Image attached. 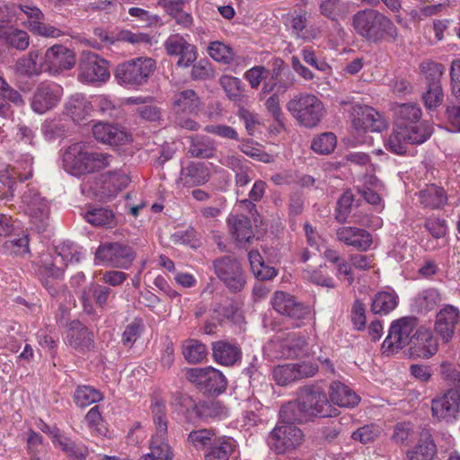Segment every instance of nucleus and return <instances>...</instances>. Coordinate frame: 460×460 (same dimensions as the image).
<instances>
[{
  "label": "nucleus",
  "instance_id": "f257e3e1",
  "mask_svg": "<svg viewBox=\"0 0 460 460\" xmlns=\"http://www.w3.org/2000/svg\"><path fill=\"white\" fill-rule=\"evenodd\" d=\"M331 411V404L319 387L305 386L300 389L296 401L282 406L279 414L284 421L303 422L311 417H328Z\"/></svg>",
  "mask_w": 460,
  "mask_h": 460
},
{
  "label": "nucleus",
  "instance_id": "f03ea898",
  "mask_svg": "<svg viewBox=\"0 0 460 460\" xmlns=\"http://www.w3.org/2000/svg\"><path fill=\"white\" fill-rule=\"evenodd\" d=\"M114 157L105 152L93 151L85 142L68 146L62 155L64 170L69 174L81 177L110 167Z\"/></svg>",
  "mask_w": 460,
  "mask_h": 460
},
{
  "label": "nucleus",
  "instance_id": "7ed1b4c3",
  "mask_svg": "<svg viewBox=\"0 0 460 460\" xmlns=\"http://www.w3.org/2000/svg\"><path fill=\"white\" fill-rule=\"evenodd\" d=\"M355 31L366 40L377 43L385 40H395L397 29L394 22L377 10L368 8L353 15Z\"/></svg>",
  "mask_w": 460,
  "mask_h": 460
},
{
  "label": "nucleus",
  "instance_id": "20e7f679",
  "mask_svg": "<svg viewBox=\"0 0 460 460\" xmlns=\"http://www.w3.org/2000/svg\"><path fill=\"white\" fill-rule=\"evenodd\" d=\"M287 110L299 124L306 128L317 126L325 114L323 102L311 93L295 95L288 102Z\"/></svg>",
  "mask_w": 460,
  "mask_h": 460
},
{
  "label": "nucleus",
  "instance_id": "39448f33",
  "mask_svg": "<svg viewBox=\"0 0 460 460\" xmlns=\"http://www.w3.org/2000/svg\"><path fill=\"white\" fill-rule=\"evenodd\" d=\"M155 68V61L147 57L131 58L117 66L115 76L119 84L138 87L146 84Z\"/></svg>",
  "mask_w": 460,
  "mask_h": 460
},
{
  "label": "nucleus",
  "instance_id": "423d86ee",
  "mask_svg": "<svg viewBox=\"0 0 460 460\" xmlns=\"http://www.w3.org/2000/svg\"><path fill=\"white\" fill-rule=\"evenodd\" d=\"M84 256L83 249L74 243L62 242L55 246L54 255L42 260L40 273L44 277L58 279L69 263L79 262Z\"/></svg>",
  "mask_w": 460,
  "mask_h": 460
},
{
  "label": "nucleus",
  "instance_id": "0eeeda50",
  "mask_svg": "<svg viewBox=\"0 0 460 460\" xmlns=\"http://www.w3.org/2000/svg\"><path fill=\"white\" fill-rule=\"evenodd\" d=\"M22 208L30 224L38 233L44 232L49 224V205L37 189L27 186L22 195Z\"/></svg>",
  "mask_w": 460,
  "mask_h": 460
},
{
  "label": "nucleus",
  "instance_id": "6e6552de",
  "mask_svg": "<svg viewBox=\"0 0 460 460\" xmlns=\"http://www.w3.org/2000/svg\"><path fill=\"white\" fill-rule=\"evenodd\" d=\"M285 422L277 425L268 436V446L276 455L290 454L299 448L305 440V435L298 427Z\"/></svg>",
  "mask_w": 460,
  "mask_h": 460
},
{
  "label": "nucleus",
  "instance_id": "1a4fd4ad",
  "mask_svg": "<svg viewBox=\"0 0 460 460\" xmlns=\"http://www.w3.org/2000/svg\"><path fill=\"white\" fill-rule=\"evenodd\" d=\"M213 269L217 278L232 292L241 291L246 278L241 263L234 257L225 255L213 261Z\"/></svg>",
  "mask_w": 460,
  "mask_h": 460
},
{
  "label": "nucleus",
  "instance_id": "9d476101",
  "mask_svg": "<svg viewBox=\"0 0 460 460\" xmlns=\"http://www.w3.org/2000/svg\"><path fill=\"white\" fill-rule=\"evenodd\" d=\"M430 136L431 129L425 125L415 129L395 126L385 141V147L394 154L402 155L406 152L409 144H422Z\"/></svg>",
  "mask_w": 460,
  "mask_h": 460
},
{
  "label": "nucleus",
  "instance_id": "9b49d317",
  "mask_svg": "<svg viewBox=\"0 0 460 460\" xmlns=\"http://www.w3.org/2000/svg\"><path fill=\"white\" fill-rule=\"evenodd\" d=\"M64 95L63 87L52 81L40 83L30 101L31 109L37 114H44L56 108Z\"/></svg>",
  "mask_w": 460,
  "mask_h": 460
},
{
  "label": "nucleus",
  "instance_id": "f8f14e48",
  "mask_svg": "<svg viewBox=\"0 0 460 460\" xmlns=\"http://www.w3.org/2000/svg\"><path fill=\"white\" fill-rule=\"evenodd\" d=\"M416 326L417 319L415 317H402L394 321L389 328L388 335L383 342V349L394 352L407 345L411 346Z\"/></svg>",
  "mask_w": 460,
  "mask_h": 460
},
{
  "label": "nucleus",
  "instance_id": "ddd939ff",
  "mask_svg": "<svg viewBox=\"0 0 460 460\" xmlns=\"http://www.w3.org/2000/svg\"><path fill=\"white\" fill-rule=\"evenodd\" d=\"M76 63L74 51L64 45L55 44L46 49L43 58L44 72L52 76L72 69Z\"/></svg>",
  "mask_w": 460,
  "mask_h": 460
},
{
  "label": "nucleus",
  "instance_id": "4468645a",
  "mask_svg": "<svg viewBox=\"0 0 460 460\" xmlns=\"http://www.w3.org/2000/svg\"><path fill=\"white\" fill-rule=\"evenodd\" d=\"M134 258L135 253L132 248L119 243L102 244L95 252L96 263L115 268L128 269Z\"/></svg>",
  "mask_w": 460,
  "mask_h": 460
},
{
  "label": "nucleus",
  "instance_id": "2eb2a0df",
  "mask_svg": "<svg viewBox=\"0 0 460 460\" xmlns=\"http://www.w3.org/2000/svg\"><path fill=\"white\" fill-rule=\"evenodd\" d=\"M109 77L108 64L104 59L95 53H83L79 64V81L83 83H102Z\"/></svg>",
  "mask_w": 460,
  "mask_h": 460
},
{
  "label": "nucleus",
  "instance_id": "dca6fc26",
  "mask_svg": "<svg viewBox=\"0 0 460 460\" xmlns=\"http://www.w3.org/2000/svg\"><path fill=\"white\" fill-rule=\"evenodd\" d=\"M21 11L26 15L24 26L33 34L45 38H59L66 32L61 28L44 22V13L36 6L21 5Z\"/></svg>",
  "mask_w": 460,
  "mask_h": 460
},
{
  "label": "nucleus",
  "instance_id": "f3484780",
  "mask_svg": "<svg viewBox=\"0 0 460 460\" xmlns=\"http://www.w3.org/2000/svg\"><path fill=\"white\" fill-rule=\"evenodd\" d=\"M164 46L167 55L179 58L177 66L180 67L190 66L198 58L197 47L190 43L181 34L169 36L165 40Z\"/></svg>",
  "mask_w": 460,
  "mask_h": 460
},
{
  "label": "nucleus",
  "instance_id": "a211bd4d",
  "mask_svg": "<svg viewBox=\"0 0 460 460\" xmlns=\"http://www.w3.org/2000/svg\"><path fill=\"white\" fill-rule=\"evenodd\" d=\"M460 410V394L456 390H448L443 395L431 401V412L438 420L451 422L456 420Z\"/></svg>",
  "mask_w": 460,
  "mask_h": 460
},
{
  "label": "nucleus",
  "instance_id": "6ab92c4d",
  "mask_svg": "<svg viewBox=\"0 0 460 460\" xmlns=\"http://www.w3.org/2000/svg\"><path fill=\"white\" fill-rule=\"evenodd\" d=\"M273 309L279 314L286 315L292 320L305 319L310 310L304 304L297 302L293 296L283 291H276L271 298Z\"/></svg>",
  "mask_w": 460,
  "mask_h": 460
},
{
  "label": "nucleus",
  "instance_id": "aec40b11",
  "mask_svg": "<svg viewBox=\"0 0 460 460\" xmlns=\"http://www.w3.org/2000/svg\"><path fill=\"white\" fill-rule=\"evenodd\" d=\"M352 123L358 131L379 132L385 128L386 123L382 116L369 106H353Z\"/></svg>",
  "mask_w": 460,
  "mask_h": 460
},
{
  "label": "nucleus",
  "instance_id": "412c9836",
  "mask_svg": "<svg viewBox=\"0 0 460 460\" xmlns=\"http://www.w3.org/2000/svg\"><path fill=\"white\" fill-rule=\"evenodd\" d=\"M438 342L431 330L421 326L412 335L410 353L412 357L429 358L438 351Z\"/></svg>",
  "mask_w": 460,
  "mask_h": 460
},
{
  "label": "nucleus",
  "instance_id": "4be33fe9",
  "mask_svg": "<svg viewBox=\"0 0 460 460\" xmlns=\"http://www.w3.org/2000/svg\"><path fill=\"white\" fill-rule=\"evenodd\" d=\"M460 317V311L452 305H444L436 314L434 329L444 342H449Z\"/></svg>",
  "mask_w": 460,
  "mask_h": 460
},
{
  "label": "nucleus",
  "instance_id": "5701e85b",
  "mask_svg": "<svg viewBox=\"0 0 460 460\" xmlns=\"http://www.w3.org/2000/svg\"><path fill=\"white\" fill-rule=\"evenodd\" d=\"M337 240L347 246H352L358 251L366 252L373 243L372 234L359 227L341 226L336 230Z\"/></svg>",
  "mask_w": 460,
  "mask_h": 460
},
{
  "label": "nucleus",
  "instance_id": "b1692460",
  "mask_svg": "<svg viewBox=\"0 0 460 460\" xmlns=\"http://www.w3.org/2000/svg\"><path fill=\"white\" fill-rule=\"evenodd\" d=\"M93 134L99 142L111 146L122 145L130 140V136L124 128L110 123L98 122L94 124Z\"/></svg>",
  "mask_w": 460,
  "mask_h": 460
},
{
  "label": "nucleus",
  "instance_id": "393cba45",
  "mask_svg": "<svg viewBox=\"0 0 460 460\" xmlns=\"http://www.w3.org/2000/svg\"><path fill=\"white\" fill-rule=\"evenodd\" d=\"M444 296L442 292L437 288H427L416 294L412 298L411 310L419 314H427L438 307Z\"/></svg>",
  "mask_w": 460,
  "mask_h": 460
},
{
  "label": "nucleus",
  "instance_id": "a878e982",
  "mask_svg": "<svg viewBox=\"0 0 460 460\" xmlns=\"http://www.w3.org/2000/svg\"><path fill=\"white\" fill-rule=\"evenodd\" d=\"M209 180V170L204 163L190 162L182 167L177 183L183 187H192L206 183Z\"/></svg>",
  "mask_w": 460,
  "mask_h": 460
},
{
  "label": "nucleus",
  "instance_id": "bb28decb",
  "mask_svg": "<svg viewBox=\"0 0 460 460\" xmlns=\"http://www.w3.org/2000/svg\"><path fill=\"white\" fill-rule=\"evenodd\" d=\"M93 110L92 102L83 94L75 93L68 98L64 111L75 123L85 121Z\"/></svg>",
  "mask_w": 460,
  "mask_h": 460
},
{
  "label": "nucleus",
  "instance_id": "cd10ccee",
  "mask_svg": "<svg viewBox=\"0 0 460 460\" xmlns=\"http://www.w3.org/2000/svg\"><path fill=\"white\" fill-rule=\"evenodd\" d=\"M395 114L397 116L396 126L408 128H419L422 126H428L432 130V126L427 121H420L422 111L416 103H402L396 107Z\"/></svg>",
  "mask_w": 460,
  "mask_h": 460
},
{
  "label": "nucleus",
  "instance_id": "c85d7f7f",
  "mask_svg": "<svg viewBox=\"0 0 460 460\" xmlns=\"http://www.w3.org/2000/svg\"><path fill=\"white\" fill-rule=\"evenodd\" d=\"M200 106V98L192 89L178 91L172 97V108L177 114H197Z\"/></svg>",
  "mask_w": 460,
  "mask_h": 460
},
{
  "label": "nucleus",
  "instance_id": "c756f323",
  "mask_svg": "<svg viewBox=\"0 0 460 460\" xmlns=\"http://www.w3.org/2000/svg\"><path fill=\"white\" fill-rule=\"evenodd\" d=\"M214 360L222 366H234L241 361L242 349L227 341H217L212 344Z\"/></svg>",
  "mask_w": 460,
  "mask_h": 460
},
{
  "label": "nucleus",
  "instance_id": "7c9ffc66",
  "mask_svg": "<svg viewBox=\"0 0 460 460\" xmlns=\"http://www.w3.org/2000/svg\"><path fill=\"white\" fill-rule=\"evenodd\" d=\"M130 182L129 176L121 171L109 172L102 187V190L98 193L101 200L106 201L114 198L118 192L127 188Z\"/></svg>",
  "mask_w": 460,
  "mask_h": 460
},
{
  "label": "nucleus",
  "instance_id": "2f4dec72",
  "mask_svg": "<svg viewBox=\"0 0 460 460\" xmlns=\"http://www.w3.org/2000/svg\"><path fill=\"white\" fill-rule=\"evenodd\" d=\"M291 34L304 41H311L317 39L321 34L318 26H308V14L306 12L296 13L292 16L289 22Z\"/></svg>",
  "mask_w": 460,
  "mask_h": 460
},
{
  "label": "nucleus",
  "instance_id": "473e14b6",
  "mask_svg": "<svg viewBox=\"0 0 460 460\" xmlns=\"http://www.w3.org/2000/svg\"><path fill=\"white\" fill-rule=\"evenodd\" d=\"M92 294L96 305L103 308L109 300L111 294V289L108 287L102 286L96 283H90L82 292L81 301L84 311L87 314L93 312V307L91 302L90 295Z\"/></svg>",
  "mask_w": 460,
  "mask_h": 460
},
{
  "label": "nucleus",
  "instance_id": "72a5a7b5",
  "mask_svg": "<svg viewBox=\"0 0 460 460\" xmlns=\"http://www.w3.org/2000/svg\"><path fill=\"white\" fill-rule=\"evenodd\" d=\"M330 400L340 407H354L358 404L360 398L349 386L341 382H332L330 385Z\"/></svg>",
  "mask_w": 460,
  "mask_h": 460
},
{
  "label": "nucleus",
  "instance_id": "f704fd0d",
  "mask_svg": "<svg viewBox=\"0 0 460 460\" xmlns=\"http://www.w3.org/2000/svg\"><path fill=\"white\" fill-rule=\"evenodd\" d=\"M227 225L231 235L240 243L250 242L253 237L250 219L243 215H230Z\"/></svg>",
  "mask_w": 460,
  "mask_h": 460
},
{
  "label": "nucleus",
  "instance_id": "c9c22d12",
  "mask_svg": "<svg viewBox=\"0 0 460 460\" xmlns=\"http://www.w3.org/2000/svg\"><path fill=\"white\" fill-rule=\"evenodd\" d=\"M67 341L76 350L89 349L93 343V333L82 323H74L67 332Z\"/></svg>",
  "mask_w": 460,
  "mask_h": 460
},
{
  "label": "nucleus",
  "instance_id": "e433bc0d",
  "mask_svg": "<svg viewBox=\"0 0 460 460\" xmlns=\"http://www.w3.org/2000/svg\"><path fill=\"white\" fill-rule=\"evenodd\" d=\"M320 13L331 21L344 20L351 12V4L342 0H323L319 4Z\"/></svg>",
  "mask_w": 460,
  "mask_h": 460
},
{
  "label": "nucleus",
  "instance_id": "4c0bfd02",
  "mask_svg": "<svg viewBox=\"0 0 460 460\" xmlns=\"http://www.w3.org/2000/svg\"><path fill=\"white\" fill-rule=\"evenodd\" d=\"M237 448L236 441L232 438H223L212 445L205 455V460H230Z\"/></svg>",
  "mask_w": 460,
  "mask_h": 460
},
{
  "label": "nucleus",
  "instance_id": "58836bf2",
  "mask_svg": "<svg viewBox=\"0 0 460 460\" xmlns=\"http://www.w3.org/2000/svg\"><path fill=\"white\" fill-rule=\"evenodd\" d=\"M420 202L429 208H440L447 202V195L445 190L437 185L426 186L419 192Z\"/></svg>",
  "mask_w": 460,
  "mask_h": 460
},
{
  "label": "nucleus",
  "instance_id": "ea45409f",
  "mask_svg": "<svg viewBox=\"0 0 460 460\" xmlns=\"http://www.w3.org/2000/svg\"><path fill=\"white\" fill-rule=\"evenodd\" d=\"M0 38L18 50H25L30 46V36L27 31L13 26H0Z\"/></svg>",
  "mask_w": 460,
  "mask_h": 460
},
{
  "label": "nucleus",
  "instance_id": "a19ab883",
  "mask_svg": "<svg viewBox=\"0 0 460 460\" xmlns=\"http://www.w3.org/2000/svg\"><path fill=\"white\" fill-rule=\"evenodd\" d=\"M39 57L38 50H31L27 55L20 58L15 64L16 72L27 76L40 75L44 71V66L43 62H38Z\"/></svg>",
  "mask_w": 460,
  "mask_h": 460
},
{
  "label": "nucleus",
  "instance_id": "79ce46f5",
  "mask_svg": "<svg viewBox=\"0 0 460 460\" xmlns=\"http://www.w3.org/2000/svg\"><path fill=\"white\" fill-rule=\"evenodd\" d=\"M273 343L279 348V356L284 358H294L298 356L306 344L304 337L296 336V334H291L285 340L278 338L273 341Z\"/></svg>",
  "mask_w": 460,
  "mask_h": 460
},
{
  "label": "nucleus",
  "instance_id": "37998d69",
  "mask_svg": "<svg viewBox=\"0 0 460 460\" xmlns=\"http://www.w3.org/2000/svg\"><path fill=\"white\" fill-rule=\"evenodd\" d=\"M398 305V296L394 290L376 293L372 301V312L376 314H387Z\"/></svg>",
  "mask_w": 460,
  "mask_h": 460
},
{
  "label": "nucleus",
  "instance_id": "c03bdc74",
  "mask_svg": "<svg viewBox=\"0 0 460 460\" xmlns=\"http://www.w3.org/2000/svg\"><path fill=\"white\" fill-rule=\"evenodd\" d=\"M217 147L214 140L206 136L190 137V154L194 157L211 158L215 155Z\"/></svg>",
  "mask_w": 460,
  "mask_h": 460
},
{
  "label": "nucleus",
  "instance_id": "a18cd8bd",
  "mask_svg": "<svg viewBox=\"0 0 460 460\" xmlns=\"http://www.w3.org/2000/svg\"><path fill=\"white\" fill-rule=\"evenodd\" d=\"M437 447L429 434H424L416 447L407 452L410 460H432Z\"/></svg>",
  "mask_w": 460,
  "mask_h": 460
},
{
  "label": "nucleus",
  "instance_id": "49530a36",
  "mask_svg": "<svg viewBox=\"0 0 460 460\" xmlns=\"http://www.w3.org/2000/svg\"><path fill=\"white\" fill-rule=\"evenodd\" d=\"M251 269L253 275L261 280H269L277 276L274 267L266 265L261 255L257 251H251L248 253Z\"/></svg>",
  "mask_w": 460,
  "mask_h": 460
},
{
  "label": "nucleus",
  "instance_id": "de8ad7c7",
  "mask_svg": "<svg viewBox=\"0 0 460 460\" xmlns=\"http://www.w3.org/2000/svg\"><path fill=\"white\" fill-rule=\"evenodd\" d=\"M150 410L152 413L153 422L155 428L154 435L166 436L167 435V417H166V405L165 402L159 399H153Z\"/></svg>",
  "mask_w": 460,
  "mask_h": 460
},
{
  "label": "nucleus",
  "instance_id": "09e8293b",
  "mask_svg": "<svg viewBox=\"0 0 460 460\" xmlns=\"http://www.w3.org/2000/svg\"><path fill=\"white\" fill-rule=\"evenodd\" d=\"M219 84L229 100L241 102L244 98V87L242 81L232 75H222Z\"/></svg>",
  "mask_w": 460,
  "mask_h": 460
},
{
  "label": "nucleus",
  "instance_id": "8fccbe9b",
  "mask_svg": "<svg viewBox=\"0 0 460 460\" xmlns=\"http://www.w3.org/2000/svg\"><path fill=\"white\" fill-rule=\"evenodd\" d=\"M215 432L209 429L192 430L187 438V444L195 450H204L215 443Z\"/></svg>",
  "mask_w": 460,
  "mask_h": 460
},
{
  "label": "nucleus",
  "instance_id": "3c124183",
  "mask_svg": "<svg viewBox=\"0 0 460 460\" xmlns=\"http://www.w3.org/2000/svg\"><path fill=\"white\" fill-rule=\"evenodd\" d=\"M420 70L424 75L426 85H442L441 78L445 66L435 61H424L420 65Z\"/></svg>",
  "mask_w": 460,
  "mask_h": 460
},
{
  "label": "nucleus",
  "instance_id": "603ef678",
  "mask_svg": "<svg viewBox=\"0 0 460 460\" xmlns=\"http://www.w3.org/2000/svg\"><path fill=\"white\" fill-rule=\"evenodd\" d=\"M365 184L371 187H363L359 190L361 197L364 198L367 203L383 208V206H381V197L379 194V191L383 189V184L380 181L376 176L370 175L365 178Z\"/></svg>",
  "mask_w": 460,
  "mask_h": 460
},
{
  "label": "nucleus",
  "instance_id": "864d4df0",
  "mask_svg": "<svg viewBox=\"0 0 460 460\" xmlns=\"http://www.w3.org/2000/svg\"><path fill=\"white\" fill-rule=\"evenodd\" d=\"M102 400V393L90 385H79L74 394V401L79 407H87Z\"/></svg>",
  "mask_w": 460,
  "mask_h": 460
},
{
  "label": "nucleus",
  "instance_id": "5fc2aeb1",
  "mask_svg": "<svg viewBox=\"0 0 460 460\" xmlns=\"http://www.w3.org/2000/svg\"><path fill=\"white\" fill-rule=\"evenodd\" d=\"M184 358L191 364L200 363L208 355L206 346L197 340H188L182 346Z\"/></svg>",
  "mask_w": 460,
  "mask_h": 460
},
{
  "label": "nucleus",
  "instance_id": "6e6d98bb",
  "mask_svg": "<svg viewBox=\"0 0 460 460\" xmlns=\"http://www.w3.org/2000/svg\"><path fill=\"white\" fill-rule=\"evenodd\" d=\"M84 420L92 435L107 437L108 429L104 423L99 406L91 408L84 417Z\"/></svg>",
  "mask_w": 460,
  "mask_h": 460
},
{
  "label": "nucleus",
  "instance_id": "4d7b16f0",
  "mask_svg": "<svg viewBox=\"0 0 460 460\" xmlns=\"http://www.w3.org/2000/svg\"><path fill=\"white\" fill-rule=\"evenodd\" d=\"M444 98L442 85H426L421 94L424 106L429 111H436L443 103Z\"/></svg>",
  "mask_w": 460,
  "mask_h": 460
},
{
  "label": "nucleus",
  "instance_id": "13d9d810",
  "mask_svg": "<svg viewBox=\"0 0 460 460\" xmlns=\"http://www.w3.org/2000/svg\"><path fill=\"white\" fill-rule=\"evenodd\" d=\"M226 386L227 380L222 372L212 367H208L204 389L208 393L221 394L226 389Z\"/></svg>",
  "mask_w": 460,
  "mask_h": 460
},
{
  "label": "nucleus",
  "instance_id": "bf43d9fd",
  "mask_svg": "<svg viewBox=\"0 0 460 460\" xmlns=\"http://www.w3.org/2000/svg\"><path fill=\"white\" fill-rule=\"evenodd\" d=\"M85 220L95 226H111L114 214L111 210L102 208H93L84 215Z\"/></svg>",
  "mask_w": 460,
  "mask_h": 460
},
{
  "label": "nucleus",
  "instance_id": "052dcab7",
  "mask_svg": "<svg viewBox=\"0 0 460 460\" xmlns=\"http://www.w3.org/2000/svg\"><path fill=\"white\" fill-rule=\"evenodd\" d=\"M166 436L153 435L150 439V450L156 456V459L172 460L173 453L172 447L165 441Z\"/></svg>",
  "mask_w": 460,
  "mask_h": 460
},
{
  "label": "nucleus",
  "instance_id": "680f3d73",
  "mask_svg": "<svg viewBox=\"0 0 460 460\" xmlns=\"http://www.w3.org/2000/svg\"><path fill=\"white\" fill-rule=\"evenodd\" d=\"M337 144L336 137L333 133H323L312 141V149L318 154H329L335 148Z\"/></svg>",
  "mask_w": 460,
  "mask_h": 460
},
{
  "label": "nucleus",
  "instance_id": "e2e57ef3",
  "mask_svg": "<svg viewBox=\"0 0 460 460\" xmlns=\"http://www.w3.org/2000/svg\"><path fill=\"white\" fill-rule=\"evenodd\" d=\"M208 55L216 61L228 64L234 58L233 49L220 41H213L208 48Z\"/></svg>",
  "mask_w": 460,
  "mask_h": 460
},
{
  "label": "nucleus",
  "instance_id": "0e129e2a",
  "mask_svg": "<svg viewBox=\"0 0 460 460\" xmlns=\"http://www.w3.org/2000/svg\"><path fill=\"white\" fill-rule=\"evenodd\" d=\"M293 364L279 365L272 370V379L279 385H288L296 381Z\"/></svg>",
  "mask_w": 460,
  "mask_h": 460
},
{
  "label": "nucleus",
  "instance_id": "69168bd1",
  "mask_svg": "<svg viewBox=\"0 0 460 460\" xmlns=\"http://www.w3.org/2000/svg\"><path fill=\"white\" fill-rule=\"evenodd\" d=\"M240 150L246 155L266 164L273 162V156L266 153L258 143L245 142L240 146Z\"/></svg>",
  "mask_w": 460,
  "mask_h": 460
},
{
  "label": "nucleus",
  "instance_id": "338daca9",
  "mask_svg": "<svg viewBox=\"0 0 460 460\" xmlns=\"http://www.w3.org/2000/svg\"><path fill=\"white\" fill-rule=\"evenodd\" d=\"M66 131V126L58 120H45L41 125L42 135L49 141L63 137Z\"/></svg>",
  "mask_w": 460,
  "mask_h": 460
},
{
  "label": "nucleus",
  "instance_id": "774afa93",
  "mask_svg": "<svg viewBox=\"0 0 460 460\" xmlns=\"http://www.w3.org/2000/svg\"><path fill=\"white\" fill-rule=\"evenodd\" d=\"M143 331V323L140 319H135L132 323L127 325L122 333V342L127 347H132L133 344L139 338Z\"/></svg>",
  "mask_w": 460,
  "mask_h": 460
}]
</instances>
